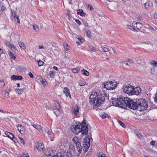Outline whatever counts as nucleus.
I'll list each match as a JSON object with an SVG mask.
<instances>
[{
  "label": "nucleus",
  "mask_w": 157,
  "mask_h": 157,
  "mask_svg": "<svg viewBox=\"0 0 157 157\" xmlns=\"http://www.w3.org/2000/svg\"><path fill=\"white\" fill-rule=\"evenodd\" d=\"M105 99V96L104 94H98L96 92H92L89 97V102L94 108L99 109V107L103 103Z\"/></svg>",
  "instance_id": "obj_1"
},
{
  "label": "nucleus",
  "mask_w": 157,
  "mask_h": 157,
  "mask_svg": "<svg viewBox=\"0 0 157 157\" xmlns=\"http://www.w3.org/2000/svg\"><path fill=\"white\" fill-rule=\"evenodd\" d=\"M86 120H84L82 123L81 124V129L80 125H75L73 126V128L71 130L72 132L76 134H78L80 132L82 134L86 135L88 132L87 126L86 122Z\"/></svg>",
  "instance_id": "obj_2"
},
{
  "label": "nucleus",
  "mask_w": 157,
  "mask_h": 157,
  "mask_svg": "<svg viewBox=\"0 0 157 157\" xmlns=\"http://www.w3.org/2000/svg\"><path fill=\"white\" fill-rule=\"evenodd\" d=\"M132 100L128 97H124V101H123L124 104L122 105L123 108L128 107L130 109L135 110L138 108L137 100Z\"/></svg>",
  "instance_id": "obj_3"
},
{
  "label": "nucleus",
  "mask_w": 157,
  "mask_h": 157,
  "mask_svg": "<svg viewBox=\"0 0 157 157\" xmlns=\"http://www.w3.org/2000/svg\"><path fill=\"white\" fill-rule=\"evenodd\" d=\"M103 85L104 87L109 90H113L117 86L116 82H115V80L105 82L103 84Z\"/></svg>",
  "instance_id": "obj_4"
},
{
  "label": "nucleus",
  "mask_w": 157,
  "mask_h": 157,
  "mask_svg": "<svg viewBox=\"0 0 157 157\" xmlns=\"http://www.w3.org/2000/svg\"><path fill=\"white\" fill-rule=\"evenodd\" d=\"M138 104V108H140V110H145L147 109L148 104L147 102L145 99L138 100L137 101Z\"/></svg>",
  "instance_id": "obj_5"
},
{
  "label": "nucleus",
  "mask_w": 157,
  "mask_h": 157,
  "mask_svg": "<svg viewBox=\"0 0 157 157\" xmlns=\"http://www.w3.org/2000/svg\"><path fill=\"white\" fill-rule=\"evenodd\" d=\"M123 101L124 98H119L117 99L113 98L112 99V103L114 106L123 108V106H122V105L124 104L123 102Z\"/></svg>",
  "instance_id": "obj_6"
},
{
  "label": "nucleus",
  "mask_w": 157,
  "mask_h": 157,
  "mask_svg": "<svg viewBox=\"0 0 157 157\" xmlns=\"http://www.w3.org/2000/svg\"><path fill=\"white\" fill-rule=\"evenodd\" d=\"M133 87L130 84H128L123 87L124 91L129 95H133Z\"/></svg>",
  "instance_id": "obj_7"
},
{
  "label": "nucleus",
  "mask_w": 157,
  "mask_h": 157,
  "mask_svg": "<svg viewBox=\"0 0 157 157\" xmlns=\"http://www.w3.org/2000/svg\"><path fill=\"white\" fill-rule=\"evenodd\" d=\"M54 154L53 153L52 149L51 148H49L47 149L45 155L44 157H50V156H53Z\"/></svg>",
  "instance_id": "obj_8"
},
{
  "label": "nucleus",
  "mask_w": 157,
  "mask_h": 157,
  "mask_svg": "<svg viewBox=\"0 0 157 157\" xmlns=\"http://www.w3.org/2000/svg\"><path fill=\"white\" fill-rule=\"evenodd\" d=\"M36 147L39 151H43L44 149V144L41 142H39L36 144Z\"/></svg>",
  "instance_id": "obj_9"
},
{
  "label": "nucleus",
  "mask_w": 157,
  "mask_h": 157,
  "mask_svg": "<svg viewBox=\"0 0 157 157\" xmlns=\"http://www.w3.org/2000/svg\"><path fill=\"white\" fill-rule=\"evenodd\" d=\"M117 4L116 2H113L109 5V7L111 10L114 11L117 8Z\"/></svg>",
  "instance_id": "obj_10"
},
{
  "label": "nucleus",
  "mask_w": 157,
  "mask_h": 157,
  "mask_svg": "<svg viewBox=\"0 0 157 157\" xmlns=\"http://www.w3.org/2000/svg\"><path fill=\"white\" fill-rule=\"evenodd\" d=\"M63 92L67 98L69 97L71 99V96L70 94L69 89L67 87H64L63 89Z\"/></svg>",
  "instance_id": "obj_11"
},
{
  "label": "nucleus",
  "mask_w": 157,
  "mask_h": 157,
  "mask_svg": "<svg viewBox=\"0 0 157 157\" xmlns=\"http://www.w3.org/2000/svg\"><path fill=\"white\" fill-rule=\"evenodd\" d=\"M133 95L136 94V95H138L139 94V93L141 92V90L140 88L139 87H137L135 88L133 87Z\"/></svg>",
  "instance_id": "obj_12"
},
{
  "label": "nucleus",
  "mask_w": 157,
  "mask_h": 157,
  "mask_svg": "<svg viewBox=\"0 0 157 157\" xmlns=\"http://www.w3.org/2000/svg\"><path fill=\"white\" fill-rule=\"evenodd\" d=\"M17 128L18 131L21 134H25V128L23 126L21 125L18 124Z\"/></svg>",
  "instance_id": "obj_13"
},
{
  "label": "nucleus",
  "mask_w": 157,
  "mask_h": 157,
  "mask_svg": "<svg viewBox=\"0 0 157 157\" xmlns=\"http://www.w3.org/2000/svg\"><path fill=\"white\" fill-rule=\"evenodd\" d=\"M58 154H60V157H72V155L70 152H65L63 155L62 153L59 152Z\"/></svg>",
  "instance_id": "obj_14"
},
{
  "label": "nucleus",
  "mask_w": 157,
  "mask_h": 157,
  "mask_svg": "<svg viewBox=\"0 0 157 157\" xmlns=\"http://www.w3.org/2000/svg\"><path fill=\"white\" fill-rule=\"evenodd\" d=\"M31 125L35 128L36 129L39 131H42V128L41 126L38 124H32Z\"/></svg>",
  "instance_id": "obj_15"
},
{
  "label": "nucleus",
  "mask_w": 157,
  "mask_h": 157,
  "mask_svg": "<svg viewBox=\"0 0 157 157\" xmlns=\"http://www.w3.org/2000/svg\"><path fill=\"white\" fill-rule=\"evenodd\" d=\"M5 134L8 137L11 139L14 142H15V141L13 140V138L14 136L12 134L7 131H6L5 132Z\"/></svg>",
  "instance_id": "obj_16"
},
{
  "label": "nucleus",
  "mask_w": 157,
  "mask_h": 157,
  "mask_svg": "<svg viewBox=\"0 0 157 157\" xmlns=\"http://www.w3.org/2000/svg\"><path fill=\"white\" fill-rule=\"evenodd\" d=\"M73 113L76 116L79 113L78 106L76 105L75 107L74 110H73Z\"/></svg>",
  "instance_id": "obj_17"
},
{
  "label": "nucleus",
  "mask_w": 157,
  "mask_h": 157,
  "mask_svg": "<svg viewBox=\"0 0 157 157\" xmlns=\"http://www.w3.org/2000/svg\"><path fill=\"white\" fill-rule=\"evenodd\" d=\"M132 24L134 25V27H136L138 29H140L141 28L142 24L140 22H133Z\"/></svg>",
  "instance_id": "obj_18"
},
{
  "label": "nucleus",
  "mask_w": 157,
  "mask_h": 157,
  "mask_svg": "<svg viewBox=\"0 0 157 157\" xmlns=\"http://www.w3.org/2000/svg\"><path fill=\"white\" fill-rule=\"evenodd\" d=\"M83 145L84 148L86 149V150H87L90 146V141L89 140L88 142L85 141V142L83 143Z\"/></svg>",
  "instance_id": "obj_19"
},
{
  "label": "nucleus",
  "mask_w": 157,
  "mask_h": 157,
  "mask_svg": "<svg viewBox=\"0 0 157 157\" xmlns=\"http://www.w3.org/2000/svg\"><path fill=\"white\" fill-rule=\"evenodd\" d=\"M72 141L76 145L81 142L80 140L77 137H75L72 139Z\"/></svg>",
  "instance_id": "obj_20"
},
{
  "label": "nucleus",
  "mask_w": 157,
  "mask_h": 157,
  "mask_svg": "<svg viewBox=\"0 0 157 157\" xmlns=\"http://www.w3.org/2000/svg\"><path fill=\"white\" fill-rule=\"evenodd\" d=\"M18 44L21 49L24 50L25 48V44L22 42H18Z\"/></svg>",
  "instance_id": "obj_21"
},
{
  "label": "nucleus",
  "mask_w": 157,
  "mask_h": 157,
  "mask_svg": "<svg viewBox=\"0 0 157 157\" xmlns=\"http://www.w3.org/2000/svg\"><path fill=\"white\" fill-rule=\"evenodd\" d=\"M76 145V147L78 150V151L80 152L81 151L82 148V147L81 146L80 142L78 143L77 145Z\"/></svg>",
  "instance_id": "obj_22"
},
{
  "label": "nucleus",
  "mask_w": 157,
  "mask_h": 157,
  "mask_svg": "<svg viewBox=\"0 0 157 157\" xmlns=\"http://www.w3.org/2000/svg\"><path fill=\"white\" fill-rule=\"evenodd\" d=\"M54 106L57 109V110H59L60 108V105L59 103V102L56 101L55 102V105Z\"/></svg>",
  "instance_id": "obj_23"
},
{
  "label": "nucleus",
  "mask_w": 157,
  "mask_h": 157,
  "mask_svg": "<svg viewBox=\"0 0 157 157\" xmlns=\"http://www.w3.org/2000/svg\"><path fill=\"white\" fill-rule=\"evenodd\" d=\"M81 72L82 74L86 76H88L89 75V72L86 70H82Z\"/></svg>",
  "instance_id": "obj_24"
},
{
  "label": "nucleus",
  "mask_w": 157,
  "mask_h": 157,
  "mask_svg": "<svg viewBox=\"0 0 157 157\" xmlns=\"http://www.w3.org/2000/svg\"><path fill=\"white\" fill-rule=\"evenodd\" d=\"M33 29L36 32H38L39 30L38 26L36 24L33 25Z\"/></svg>",
  "instance_id": "obj_25"
},
{
  "label": "nucleus",
  "mask_w": 157,
  "mask_h": 157,
  "mask_svg": "<svg viewBox=\"0 0 157 157\" xmlns=\"http://www.w3.org/2000/svg\"><path fill=\"white\" fill-rule=\"evenodd\" d=\"M8 54L9 56L11 57V58L14 59H16V57L14 54H13L11 52H10L8 53Z\"/></svg>",
  "instance_id": "obj_26"
},
{
  "label": "nucleus",
  "mask_w": 157,
  "mask_h": 157,
  "mask_svg": "<svg viewBox=\"0 0 157 157\" xmlns=\"http://www.w3.org/2000/svg\"><path fill=\"white\" fill-rule=\"evenodd\" d=\"M144 6L146 9H148L150 7L149 2H146L144 4Z\"/></svg>",
  "instance_id": "obj_27"
},
{
  "label": "nucleus",
  "mask_w": 157,
  "mask_h": 157,
  "mask_svg": "<svg viewBox=\"0 0 157 157\" xmlns=\"http://www.w3.org/2000/svg\"><path fill=\"white\" fill-rule=\"evenodd\" d=\"M101 50L105 52H106L108 51V49L107 48L105 47H104L101 46Z\"/></svg>",
  "instance_id": "obj_28"
},
{
  "label": "nucleus",
  "mask_w": 157,
  "mask_h": 157,
  "mask_svg": "<svg viewBox=\"0 0 157 157\" xmlns=\"http://www.w3.org/2000/svg\"><path fill=\"white\" fill-rule=\"evenodd\" d=\"M90 33H90V31L89 30H88V31L86 30V34L87 36L89 38H90L92 36V35H91Z\"/></svg>",
  "instance_id": "obj_29"
},
{
  "label": "nucleus",
  "mask_w": 157,
  "mask_h": 157,
  "mask_svg": "<svg viewBox=\"0 0 157 157\" xmlns=\"http://www.w3.org/2000/svg\"><path fill=\"white\" fill-rule=\"evenodd\" d=\"M41 80H40V82L43 85H46L47 83V82L46 81L45 79L44 78H41Z\"/></svg>",
  "instance_id": "obj_30"
},
{
  "label": "nucleus",
  "mask_w": 157,
  "mask_h": 157,
  "mask_svg": "<svg viewBox=\"0 0 157 157\" xmlns=\"http://www.w3.org/2000/svg\"><path fill=\"white\" fill-rule=\"evenodd\" d=\"M150 63L152 65L154 66H156V65L157 64V62L153 60H151Z\"/></svg>",
  "instance_id": "obj_31"
},
{
  "label": "nucleus",
  "mask_w": 157,
  "mask_h": 157,
  "mask_svg": "<svg viewBox=\"0 0 157 157\" xmlns=\"http://www.w3.org/2000/svg\"><path fill=\"white\" fill-rule=\"evenodd\" d=\"M86 83V82L83 81H80L79 82V85L81 86H84Z\"/></svg>",
  "instance_id": "obj_32"
},
{
  "label": "nucleus",
  "mask_w": 157,
  "mask_h": 157,
  "mask_svg": "<svg viewBox=\"0 0 157 157\" xmlns=\"http://www.w3.org/2000/svg\"><path fill=\"white\" fill-rule=\"evenodd\" d=\"M5 85L4 82L3 80H0V87H2Z\"/></svg>",
  "instance_id": "obj_33"
},
{
  "label": "nucleus",
  "mask_w": 157,
  "mask_h": 157,
  "mask_svg": "<svg viewBox=\"0 0 157 157\" xmlns=\"http://www.w3.org/2000/svg\"><path fill=\"white\" fill-rule=\"evenodd\" d=\"M16 92L18 93V94H20L23 93V90L21 89H18L16 90Z\"/></svg>",
  "instance_id": "obj_34"
},
{
  "label": "nucleus",
  "mask_w": 157,
  "mask_h": 157,
  "mask_svg": "<svg viewBox=\"0 0 157 157\" xmlns=\"http://www.w3.org/2000/svg\"><path fill=\"white\" fill-rule=\"evenodd\" d=\"M63 46L65 49L68 51L69 49V47L68 46L67 44L66 43H65L63 44Z\"/></svg>",
  "instance_id": "obj_35"
},
{
  "label": "nucleus",
  "mask_w": 157,
  "mask_h": 157,
  "mask_svg": "<svg viewBox=\"0 0 157 157\" xmlns=\"http://www.w3.org/2000/svg\"><path fill=\"white\" fill-rule=\"evenodd\" d=\"M118 122L120 124V125L123 127L125 128L126 126L121 121L118 120Z\"/></svg>",
  "instance_id": "obj_36"
},
{
  "label": "nucleus",
  "mask_w": 157,
  "mask_h": 157,
  "mask_svg": "<svg viewBox=\"0 0 157 157\" xmlns=\"http://www.w3.org/2000/svg\"><path fill=\"white\" fill-rule=\"evenodd\" d=\"M11 12H12V16H13V17L15 18H16V16H17L16 15V12H13L12 10H11Z\"/></svg>",
  "instance_id": "obj_37"
},
{
  "label": "nucleus",
  "mask_w": 157,
  "mask_h": 157,
  "mask_svg": "<svg viewBox=\"0 0 157 157\" xmlns=\"http://www.w3.org/2000/svg\"><path fill=\"white\" fill-rule=\"evenodd\" d=\"M108 116V115L105 113H102L100 116L102 118H105L106 117V116Z\"/></svg>",
  "instance_id": "obj_38"
},
{
  "label": "nucleus",
  "mask_w": 157,
  "mask_h": 157,
  "mask_svg": "<svg viewBox=\"0 0 157 157\" xmlns=\"http://www.w3.org/2000/svg\"><path fill=\"white\" fill-rule=\"evenodd\" d=\"M51 77H53L55 75V73L53 71H50L49 73Z\"/></svg>",
  "instance_id": "obj_39"
},
{
  "label": "nucleus",
  "mask_w": 157,
  "mask_h": 157,
  "mask_svg": "<svg viewBox=\"0 0 157 157\" xmlns=\"http://www.w3.org/2000/svg\"><path fill=\"white\" fill-rule=\"evenodd\" d=\"M98 157H105V155L103 153H99L98 155Z\"/></svg>",
  "instance_id": "obj_40"
},
{
  "label": "nucleus",
  "mask_w": 157,
  "mask_h": 157,
  "mask_svg": "<svg viewBox=\"0 0 157 157\" xmlns=\"http://www.w3.org/2000/svg\"><path fill=\"white\" fill-rule=\"evenodd\" d=\"M90 51H91L95 52L96 51V49L93 46H90Z\"/></svg>",
  "instance_id": "obj_41"
},
{
  "label": "nucleus",
  "mask_w": 157,
  "mask_h": 157,
  "mask_svg": "<svg viewBox=\"0 0 157 157\" xmlns=\"http://www.w3.org/2000/svg\"><path fill=\"white\" fill-rule=\"evenodd\" d=\"M38 64L39 65V66H41L44 63V62L43 61H42L40 60L38 61Z\"/></svg>",
  "instance_id": "obj_42"
},
{
  "label": "nucleus",
  "mask_w": 157,
  "mask_h": 157,
  "mask_svg": "<svg viewBox=\"0 0 157 157\" xmlns=\"http://www.w3.org/2000/svg\"><path fill=\"white\" fill-rule=\"evenodd\" d=\"M19 139L20 140V142L22 144H23L24 145L25 144V141H24V140L21 137H19Z\"/></svg>",
  "instance_id": "obj_43"
},
{
  "label": "nucleus",
  "mask_w": 157,
  "mask_h": 157,
  "mask_svg": "<svg viewBox=\"0 0 157 157\" xmlns=\"http://www.w3.org/2000/svg\"><path fill=\"white\" fill-rule=\"evenodd\" d=\"M127 27L128 28L131 29L133 31H134L135 30L134 28L133 27H132L130 25H127Z\"/></svg>",
  "instance_id": "obj_44"
},
{
  "label": "nucleus",
  "mask_w": 157,
  "mask_h": 157,
  "mask_svg": "<svg viewBox=\"0 0 157 157\" xmlns=\"http://www.w3.org/2000/svg\"><path fill=\"white\" fill-rule=\"evenodd\" d=\"M75 22L79 25L81 24V22L78 19H75Z\"/></svg>",
  "instance_id": "obj_45"
},
{
  "label": "nucleus",
  "mask_w": 157,
  "mask_h": 157,
  "mask_svg": "<svg viewBox=\"0 0 157 157\" xmlns=\"http://www.w3.org/2000/svg\"><path fill=\"white\" fill-rule=\"evenodd\" d=\"M72 71L74 73H76L78 72V69L74 68L72 69Z\"/></svg>",
  "instance_id": "obj_46"
},
{
  "label": "nucleus",
  "mask_w": 157,
  "mask_h": 157,
  "mask_svg": "<svg viewBox=\"0 0 157 157\" xmlns=\"http://www.w3.org/2000/svg\"><path fill=\"white\" fill-rule=\"evenodd\" d=\"M88 8H90V10H93L94 8L90 4H88Z\"/></svg>",
  "instance_id": "obj_47"
},
{
  "label": "nucleus",
  "mask_w": 157,
  "mask_h": 157,
  "mask_svg": "<svg viewBox=\"0 0 157 157\" xmlns=\"http://www.w3.org/2000/svg\"><path fill=\"white\" fill-rule=\"evenodd\" d=\"M22 77L21 76H17V80H21L22 79Z\"/></svg>",
  "instance_id": "obj_48"
},
{
  "label": "nucleus",
  "mask_w": 157,
  "mask_h": 157,
  "mask_svg": "<svg viewBox=\"0 0 157 157\" xmlns=\"http://www.w3.org/2000/svg\"><path fill=\"white\" fill-rule=\"evenodd\" d=\"M5 96H6V97L7 98H10V96L9 93L8 92H6L5 94Z\"/></svg>",
  "instance_id": "obj_49"
},
{
  "label": "nucleus",
  "mask_w": 157,
  "mask_h": 157,
  "mask_svg": "<svg viewBox=\"0 0 157 157\" xmlns=\"http://www.w3.org/2000/svg\"><path fill=\"white\" fill-rule=\"evenodd\" d=\"M17 76L14 75H12L11 76V78L12 79L15 80H17Z\"/></svg>",
  "instance_id": "obj_50"
},
{
  "label": "nucleus",
  "mask_w": 157,
  "mask_h": 157,
  "mask_svg": "<svg viewBox=\"0 0 157 157\" xmlns=\"http://www.w3.org/2000/svg\"><path fill=\"white\" fill-rule=\"evenodd\" d=\"M29 75L30 76V77L32 78H33L34 77V75H33V74H32V73L31 72H30L29 73Z\"/></svg>",
  "instance_id": "obj_51"
},
{
  "label": "nucleus",
  "mask_w": 157,
  "mask_h": 157,
  "mask_svg": "<svg viewBox=\"0 0 157 157\" xmlns=\"http://www.w3.org/2000/svg\"><path fill=\"white\" fill-rule=\"evenodd\" d=\"M136 135L139 139H141L142 137V135L140 133H137Z\"/></svg>",
  "instance_id": "obj_52"
},
{
  "label": "nucleus",
  "mask_w": 157,
  "mask_h": 157,
  "mask_svg": "<svg viewBox=\"0 0 157 157\" xmlns=\"http://www.w3.org/2000/svg\"><path fill=\"white\" fill-rule=\"evenodd\" d=\"M127 61L130 63H133V62L132 60L129 59H128L127 60Z\"/></svg>",
  "instance_id": "obj_53"
},
{
  "label": "nucleus",
  "mask_w": 157,
  "mask_h": 157,
  "mask_svg": "<svg viewBox=\"0 0 157 157\" xmlns=\"http://www.w3.org/2000/svg\"><path fill=\"white\" fill-rule=\"evenodd\" d=\"M83 12V10L82 9H79L78 10V13L79 14L82 13Z\"/></svg>",
  "instance_id": "obj_54"
},
{
  "label": "nucleus",
  "mask_w": 157,
  "mask_h": 157,
  "mask_svg": "<svg viewBox=\"0 0 157 157\" xmlns=\"http://www.w3.org/2000/svg\"><path fill=\"white\" fill-rule=\"evenodd\" d=\"M16 19H17V22L19 23L20 22V21L19 16H16Z\"/></svg>",
  "instance_id": "obj_55"
},
{
  "label": "nucleus",
  "mask_w": 157,
  "mask_h": 157,
  "mask_svg": "<svg viewBox=\"0 0 157 157\" xmlns=\"http://www.w3.org/2000/svg\"><path fill=\"white\" fill-rule=\"evenodd\" d=\"M50 157H60V154L57 153V154L53 156H50Z\"/></svg>",
  "instance_id": "obj_56"
},
{
  "label": "nucleus",
  "mask_w": 157,
  "mask_h": 157,
  "mask_svg": "<svg viewBox=\"0 0 157 157\" xmlns=\"http://www.w3.org/2000/svg\"><path fill=\"white\" fill-rule=\"evenodd\" d=\"M21 157H29V156L28 154H24L23 155L21 156Z\"/></svg>",
  "instance_id": "obj_57"
},
{
  "label": "nucleus",
  "mask_w": 157,
  "mask_h": 157,
  "mask_svg": "<svg viewBox=\"0 0 157 157\" xmlns=\"http://www.w3.org/2000/svg\"><path fill=\"white\" fill-rule=\"evenodd\" d=\"M155 98H154L155 101L157 102V93L155 95Z\"/></svg>",
  "instance_id": "obj_58"
},
{
  "label": "nucleus",
  "mask_w": 157,
  "mask_h": 157,
  "mask_svg": "<svg viewBox=\"0 0 157 157\" xmlns=\"http://www.w3.org/2000/svg\"><path fill=\"white\" fill-rule=\"evenodd\" d=\"M10 47L11 48H15V47L14 45L13 44H11L10 45Z\"/></svg>",
  "instance_id": "obj_59"
},
{
  "label": "nucleus",
  "mask_w": 157,
  "mask_h": 157,
  "mask_svg": "<svg viewBox=\"0 0 157 157\" xmlns=\"http://www.w3.org/2000/svg\"><path fill=\"white\" fill-rule=\"evenodd\" d=\"M155 142L154 141V140L151 141L150 142V144L151 145H154V144H155Z\"/></svg>",
  "instance_id": "obj_60"
},
{
  "label": "nucleus",
  "mask_w": 157,
  "mask_h": 157,
  "mask_svg": "<svg viewBox=\"0 0 157 157\" xmlns=\"http://www.w3.org/2000/svg\"><path fill=\"white\" fill-rule=\"evenodd\" d=\"M3 50L0 48V56L3 53Z\"/></svg>",
  "instance_id": "obj_61"
},
{
  "label": "nucleus",
  "mask_w": 157,
  "mask_h": 157,
  "mask_svg": "<svg viewBox=\"0 0 157 157\" xmlns=\"http://www.w3.org/2000/svg\"><path fill=\"white\" fill-rule=\"evenodd\" d=\"M67 14L69 18L70 16V11L69 10H67Z\"/></svg>",
  "instance_id": "obj_62"
},
{
  "label": "nucleus",
  "mask_w": 157,
  "mask_h": 157,
  "mask_svg": "<svg viewBox=\"0 0 157 157\" xmlns=\"http://www.w3.org/2000/svg\"><path fill=\"white\" fill-rule=\"evenodd\" d=\"M84 25L85 26H86L87 27H88V24L87 22H84Z\"/></svg>",
  "instance_id": "obj_63"
},
{
  "label": "nucleus",
  "mask_w": 157,
  "mask_h": 157,
  "mask_svg": "<svg viewBox=\"0 0 157 157\" xmlns=\"http://www.w3.org/2000/svg\"><path fill=\"white\" fill-rule=\"evenodd\" d=\"M154 16L155 18L157 19V13H155L154 15Z\"/></svg>",
  "instance_id": "obj_64"
}]
</instances>
